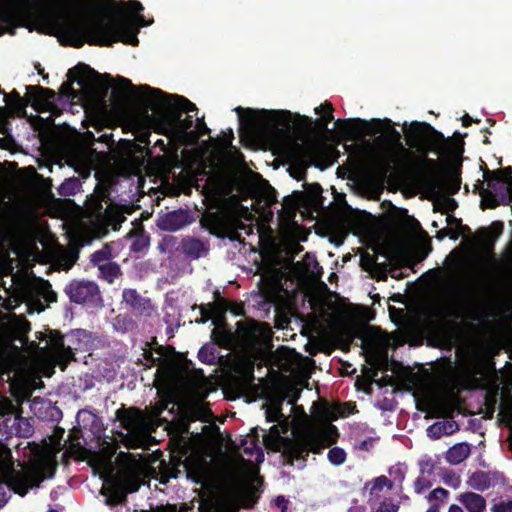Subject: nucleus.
Listing matches in <instances>:
<instances>
[{
	"mask_svg": "<svg viewBox=\"0 0 512 512\" xmlns=\"http://www.w3.org/2000/svg\"><path fill=\"white\" fill-rule=\"evenodd\" d=\"M101 4L116 9L114 15L88 16L74 13L67 0L38 3L34 0H0V36L15 35L17 28L56 36L62 46L81 48L84 44L111 47L116 42L137 46L138 30L124 10L134 15L138 26L150 25L141 12L143 5L137 0H101Z\"/></svg>",
	"mask_w": 512,
	"mask_h": 512,
	"instance_id": "f257e3e1",
	"label": "nucleus"
},
{
	"mask_svg": "<svg viewBox=\"0 0 512 512\" xmlns=\"http://www.w3.org/2000/svg\"><path fill=\"white\" fill-rule=\"evenodd\" d=\"M404 128L407 129L408 145L425 155L418 157L417 166L409 169L394 165V158L384 159L377 169L379 176L382 179L390 176L411 179L431 192L440 191L446 185L451 194L457 193L461 185V163H454L450 175L444 180L439 171L440 163L427 157L429 152L442 154L449 151L444 135L427 122L414 121L409 126L405 123Z\"/></svg>",
	"mask_w": 512,
	"mask_h": 512,
	"instance_id": "f03ea898",
	"label": "nucleus"
},
{
	"mask_svg": "<svg viewBox=\"0 0 512 512\" xmlns=\"http://www.w3.org/2000/svg\"><path fill=\"white\" fill-rule=\"evenodd\" d=\"M259 269V291L254 298L256 308L264 312V316H268L271 309H274L273 320H373L362 306L326 298L314 299L311 305L319 315L306 317L299 312L297 295L284 288V272L281 268L268 265Z\"/></svg>",
	"mask_w": 512,
	"mask_h": 512,
	"instance_id": "7ed1b4c3",
	"label": "nucleus"
},
{
	"mask_svg": "<svg viewBox=\"0 0 512 512\" xmlns=\"http://www.w3.org/2000/svg\"><path fill=\"white\" fill-rule=\"evenodd\" d=\"M267 422H277L269 428V431L262 430V442L275 452H281L286 464L293 465L294 461L300 462L299 468L305 466L306 459L310 452L321 454L324 448L335 442L338 436L337 428L329 425L325 430H307L294 439L283 436L290 429L288 418L281 412V402L265 412Z\"/></svg>",
	"mask_w": 512,
	"mask_h": 512,
	"instance_id": "20e7f679",
	"label": "nucleus"
},
{
	"mask_svg": "<svg viewBox=\"0 0 512 512\" xmlns=\"http://www.w3.org/2000/svg\"><path fill=\"white\" fill-rule=\"evenodd\" d=\"M212 338L214 344H205L198 352V358L201 362L215 364L220 356L218 348L223 347L230 351H241V355L236 365V370L253 371L250 364L249 353L253 351L256 345L267 344L272 337L271 327L268 322H235V325L229 326L228 322H212ZM248 377L253 380L252 372Z\"/></svg>",
	"mask_w": 512,
	"mask_h": 512,
	"instance_id": "39448f33",
	"label": "nucleus"
},
{
	"mask_svg": "<svg viewBox=\"0 0 512 512\" xmlns=\"http://www.w3.org/2000/svg\"><path fill=\"white\" fill-rule=\"evenodd\" d=\"M335 124L339 128L340 132L349 140L355 139L361 133L377 135L384 132V135H380L376 138V143L385 144L388 149L384 151L376 165L371 169L372 176L379 182L384 183L390 178L397 179L393 176L382 179L377 173V169L384 159L389 157L394 158V165L397 167H407L409 169L410 167L417 166L418 158L411 160L405 156L408 154V150L404 147L402 143V135L394 127L392 120L388 118L383 120L372 119L371 121L361 118L344 120L338 119Z\"/></svg>",
	"mask_w": 512,
	"mask_h": 512,
	"instance_id": "423d86ee",
	"label": "nucleus"
},
{
	"mask_svg": "<svg viewBox=\"0 0 512 512\" xmlns=\"http://www.w3.org/2000/svg\"><path fill=\"white\" fill-rule=\"evenodd\" d=\"M397 328H422L427 324L435 345L443 349L455 348L458 357H475L483 348L482 328L475 322H394Z\"/></svg>",
	"mask_w": 512,
	"mask_h": 512,
	"instance_id": "0eeeda50",
	"label": "nucleus"
},
{
	"mask_svg": "<svg viewBox=\"0 0 512 512\" xmlns=\"http://www.w3.org/2000/svg\"><path fill=\"white\" fill-rule=\"evenodd\" d=\"M113 81L115 87L111 92V100L116 109H123L130 101L129 92L136 90L132 82L122 76H117L115 80L110 74H100L90 66L84 63H78L67 72V81L60 86L59 93L56 97L74 100L78 97V92L73 88V83H77L80 87L85 85H97L101 88L103 96H106Z\"/></svg>",
	"mask_w": 512,
	"mask_h": 512,
	"instance_id": "6e6552de",
	"label": "nucleus"
},
{
	"mask_svg": "<svg viewBox=\"0 0 512 512\" xmlns=\"http://www.w3.org/2000/svg\"><path fill=\"white\" fill-rule=\"evenodd\" d=\"M30 322H0V371L5 374L24 373L30 359L24 353Z\"/></svg>",
	"mask_w": 512,
	"mask_h": 512,
	"instance_id": "1a4fd4ad",
	"label": "nucleus"
},
{
	"mask_svg": "<svg viewBox=\"0 0 512 512\" xmlns=\"http://www.w3.org/2000/svg\"><path fill=\"white\" fill-rule=\"evenodd\" d=\"M44 478L40 466L33 465L17 471L13 466L11 452H0V509L8 502L10 490L25 496L30 488L38 487Z\"/></svg>",
	"mask_w": 512,
	"mask_h": 512,
	"instance_id": "9d476101",
	"label": "nucleus"
},
{
	"mask_svg": "<svg viewBox=\"0 0 512 512\" xmlns=\"http://www.w3.org/2000/svg\"><path fill=\"white\" fill-rule=\"evenodd\" d=\"M11 398L0 394V416L11 418L15 416L16 432L20 437L32 436L34 428L28 418L22 416V404L29 401L33 389L27 383L12 384L10 386Z\"/></svg>",
	"mask_w": 512,
	"mask_h": 512,
	"instance_id": "9b49d317",
	"label": "nucleus"
},
{
	"mask_svg": "<svg viewBox=\"0 0 512 512\" xmlns=\"http://www.w3.org/2000/svg\"><path fill=\"white\" fill-rule=\"evenodd\" d=\"M27 94L22 98L16 90L5 94V102L10 105L14 113L22 117L26 115V107L31 105L34 109L45 108L51 110L56 100V92L42 86H26Z\"/></svg>",
	"mask_w": 512,
	"mask_h": 512,
	"instance_id": "f8f14e48",
	"label": "nucleus"
},
{
	"mask_svg": "<svg viewBox=\"0 0 512 512\" xmlns=\"http://www.w3.org/2000/svg\"><path fill=\"white\" fill-rule=\"evenodd\" d=\"M156 115H150L148 109H145V117L154 125V131L158 134L176 137L191 136L190 130L194 125L192 115H187L182 119L180 111L154 110Z\"/></svg>",
	"mask_w": 512,
	"mask_h": 512,
	"instance_id": "ddd939ff",
	"label": "nucleus"
},
{
	"mask_svg": "<svg viewBox=\"0 0 512 512\" xmlns=\"http://www.w3.org/2000/svg\"><path fill=\"white\" fill-rule=\"evenodd\" d=\"M140 91L148 94L143 97V101L152 110H170L191 113L197 112L196 105L184 96L177 94H168L161 89L150 87L149 85H139Z\"/></svg>",
	"mask_w": 512,
	"mask_h": 512,
	"instance_id": "4468645a",
	"label": "nucleus"
},
{
	"mask_svg": "<svg viewBox=\"0 0 512 512\" xmlns=\"http://www.w3.org/2000/svg\"><path fill=\"white\" fill-rule=\"evenodd\" d=\"M320 144L311 142L301 144L293 141L287 148V157L292 165L291 176L297 181L304 180L307 168L320 150Z\"/></svg>",
	"mask_w": 512,
	"mask_h": 512,
	"instance_id": "2eb2a0df",
	"label": "nucleus"
},
{
	"mask_svg": "<svg viewBox=\"0 0 512 512\" xmlns=\"http://www.w3.org/2000/svg\"><path fill=\"white\" fill-rule=\"evenodd\" d=\"M201 317L196 320H226L225 315L238 317L245 314L243 302H236L221 296L219 290L213 292V301L199 306Z\"/></svg>",
	"mask_w": 512,
	"mask_h": 512,
	"instance_id": "dca6fc26",
	"label": "nucleus"
},
{
	"mask_svg": "<svg viewBox=\"0 0 512 512\" xmlns=\"http://www.w3.org/2000/svg\"><path fill=\"white\" fill-rule=\"evenodd\" d=\"M297 324H306L315 330L319 340L323 342L351 340L355 334V328L352 326L355 322H296ZM368 324L369 322H362Z\"/></svg>",
	"mask_w": 512,
	"mask_h": 512,
	"instance_id": "f3484780",
	"label": "nucleus"
},
{
	"mask_svg": "<svg viewBox=\"0 0 512 512\" xmlns=\"http://www.w3.org/2000/svg\"><path fill=\"white\" fill-rule=\"evenodd\" d=\"M64 292L76 304L95 305L101 300L98 285L90 280L74 279L66 284Z\"/></svg>",
	"mask_w": 512,
	"mask_h": 512,
	"instance_id": "a211bd4d",
	"label": "nucleus"
},
{
	"mask_svg": "<svg viewBox=\"0 0 512 512\" xmlns=\"http://www.w3.org/2000/svg\"><path fill=\"white\" fill-rule=\"evenodd\" d=\"M117 418L120 421L122 428L127 431L128 435L132 439L138 442L142 441L145 430V421L139 410H118Z\"/></svg>",
	"mask_w": 512,
	"mask_h": 512,
	"instance_id": "6ab92c4d",
	"label": "nucleus"
},
{
	"mask_svg": "<svg viewBox=\"0 0 512 512\" xmlns=\"http://www.w3.org/2000/svg\"><path fill=\"white\" fill-rule=\"evenodd\" d=\"M110 188L103 185H97L93 194L87 196L85 201V209L90 218L98 221L103 218L105 214V207L103 203H111Z\"/></svg>",
	"mask_w": 512,
	"mask_h": 512,
	"instance_id": "aec40b11",
	"label": "nucleus"
},
{
	"mask_svg": "<svg viewBox=\"0 0 512 512\" xmlns=\"http://www.w3.org/2000/svg\"><path fill=\"white\" fill-rule=\"evenodd\" d=\"M467 484L472 489L483 492L496 486H504L505 478L498 471H476L469 476Z\"/></svg>",
	"mask_w": 512,
	"mask_h": 512,
	"instance_id": "412c9836",
	"label": "nucleus"
},
{
	"mask_svg": "<svg viewBox=\"0 0 512 512\" xmlns=\"http://www.w3.org/2000/svg\"><path fill=\"white\" fill-rule=\"evenodd\" d=\"M192 220L189 211L180 208L159 216L157 226L162 231L174 232L189 225Z\"/></svg>",
	"mask_w": 512,
	"mask_h": 512,
	"instance_id": "4be33fe9",
	"label": "nucleus"
},
{
	"mask_svg": "<svg viewBox=\"0 0 512 512\" xmlns=\"http://www.w3.org/2000/svg\"><path fill=\"white\" fill-rule=\"evenodd\" d=\"M49 334L47 346H49L51 357L64 370L67 363L74 359V353L71 347L65 345L63 337L58 332L49 330Z\"/></svg>",
	"mask_w": 512,
	"mask_h": 512,
	"instance_id": "5701e85b",
	"label": "nucleus"
},
{
	"mask_svg": "<svg viewBox=\"0 0 512 512\" xmlns=\"http://www.w3.org/2000/svg\"><path fill=\"white\" fill-rule=\"evenodd\" d=\"M123 300L140 316L152 318L156 314V309L152 305L151 300L142 297L135 289H125L123 291Z\"/></svg>",
	"mask_w": 512,
	"mask_h": 512,
	"instance_id": "b1692460",
	"label": "nucleus"
},
{
	"mask_svg": "<svg viewBox=\"0 0 512 512\" xmlns=\"http://www.w3.org/2000/svg\"><path fill=\"white\" fill-rule=\"evenodd\" d=\"M373 366L375 369L373 372V377H377L379 371L384 373L383 376L375 380V382L380 387L394 386L397 384V380L393 377V375H388L387 372L391 371L392 373H397L398 364L391 362L387 354L378 355L374 360Z\"/></svg>",
	"mask_w": 512,
	"mask_h": 512,
	"instance_id": "393cba45",
	"label": "nucleus"
},
{
	"mask_svg": "<svg viewBox=\"0 0 512 512\" xmlns=\"http://www.w3.org/2000/svg\"><path fill=\"white\" fill-rule=\"evenodd\" d=\"M209 251L210 243L208 240L186 236L180 241V252L192 260L206 257Z\"/></svg>",
	"mask_w": 512,
	"mask_h": 512,
	"instance_id": "a878e982",
	"label": "nucleus"
},
{
	"mask_svg": "<svg viewBox=\"0 0 512 512\" xmlns=\"http://www.w3.org/2000/svg\"><path fill=\"white\" fill-rule=\"evenodd\" d=\"M105 486L101 493L106 496L105 503L107 505L120 504L126 499V492L123 484L118 476L109 474L104 478Z\"/></svg>",
	"mask_w": 512,
	"mask_h": 512,
	"instance_id": "bb28decb",
	"label": "nucleus"
},
{
	"mask_svg": "<svg viewBox=\"0 0 512 512\" xmlns=\"http://www.w3.org/2000/svg\"><path fill=\"white\" fill-rule=\"evenodd\" d=\"M480 187L479 194L483 198L481 202V208L484 210L486 208L495 209L499 205H509L512 202V199L509 197L506 189H501L498 187V191L495 192L491 188H484L483 182L478 180V185Z\"/></svg>",
	"mask_w": 512,
	"mask_h": 512,
	"instance_id": "cd10ccee",
	"label": "nucleus"
},
{
	"mask_svg": "<svg viewBox=\"0 0 512 512\" xmlns=\"http://www.w3.org/2000/svg\"><path fill=\"white\" fill-rule=\"evenodd\" d=\"M265 115L266 124L273 129H278L282 127L286 130L291 128V122L293 119V114L288 110H262L261 111Z\"/></svg>",
	"mask_w": 512,
	"mask_h": 512,
	"instance_id": "c85d7f7f",
	"label": "nucleus"
},
{
	"mask_svg": "<svg viewBox=\"0 0 512 512\" xmlns=\"http://www.w3.org/2000/svg\"><path fill=\"white\" fill-rule=\"evenodd\" d=\"M483 176L488 187L497 192L498 187L506 185L512 178V167L508 166L493 171L486 169Z\"/></svg>",
	"mask_w": 512,
	"mask_h": 512,
	"instance_id": "c756f323",
	"label": "nucleus"
},
{
	"mask_svg": "<svg viewBox=\"0 0 512 512\" xmlns=\"http://www.w3.org/2000/svg\"><path fill=\"white\" fill-rule=\"evenodd\" d=\"M216 512H237L239 499L234 491L221 492L214 501Z\"/></svg>",
	"mask_w": 512,
	"mask_h": 512,
	"instance_id": "7c9ffc66",
	"label": "nucleus"
},
{
	"mask_svg": "<svg viewBox=\"0 0 512 512\" xmlns=\"http://www.w3.org/2000/svg\"><path fill=\"white\" fill-rule=\"evenodd\" d=\"M457 500L467 509L468 512H485V498L475 492H465L457 497Z\"/></svg>",
	"mask_w": 512,
	"mask_h": 512,
	"instance_id": "2f4dec72",
	"label": "nucleus"
},
{
	"mask_svg": "<svg viewBox=\"0 0 512 512\" xmlns=\"http://www.w3.org/2000/svg\"><path fill=\"white\" fill-rule=\"evenodd\" d=\"M125 220L126 218L122 211L112 203H109L107 207H105V214H103V218L100 219L99 222L111 227L113 230H118Z\"/></svg>",
	"mask_w": 512,
	"mask_h": 512,
	"instance_id": "473e14b6",
	"label": "nucleus"
},
{
	"mask_svg": "<svg viewBox=\"0 0 512 512\" xmlns=\"http://www.w3.org/2000/svg\"><path fill=\"white\" fill-rule=\"evenodd\" d=\"M470 455V446L466 443H458L446 452V460L453 465L460 464Z\"/></svg>",
	"mask_w": 512,
	"mask_h": 512,
	"instance_id": "72a5a7b5",
	"label": "nucleus"
},
{
	"mask_svg": "<svg viewBox=\"0 0 512 512\" xmlns=\"http://www.w3.org/2000/svg\"><path fill=\"white\" fill-rule=\"evenodd\" d=\"M447 224L450 226V228L443 229L439 231L437 238L439 240H442L444 237L449 236L451 239L456 240L461 232L460 231H454L453 229H461V230H468L469 228L467 226L462 225V220L456 218L454 215H448L446 218Z\"/></svg>",
	"mask_w": 512,
	"mask_h": 512,
	"instance_id": "f704fd0d",
	"label": "nucleus"
},
{
	"mask_svg": "<svg viewBox=\"0 0 512 512\" xmlns=\"http://www.w3.org/2000/svg\"><path fill=\"white\" fill-rule=\"evenodd\" d=\"M113 244L112 243H106L102 246L101 249L95 251L91 254L90 262L94 266H101L106 263L112 262L111 259L113 258Z\"/></svg>",
	"mask_w": 512,
	"mask_h": 512,
	"instance_id": "c9c22d12",
	"label": "nucleus"
},
{
	"mask_svg": "<svg viewBox=\"0 0 512 512\" xmlns=\"http://www.w3.org/2000/svg\"><path fill=\"white\" fill-rule=\"evenodd\" d=\"M82 187L81 181L78 177H70L58 187V194L63 197L73 196L80 191Z\"/></svg>",
	"mask_w": 512,
	"mask_h": 512,
	"instance_id": "e433bc0d",
	"label": "nucleus"
},
{
	"mask_svg": "<svg viewBox=\"0 0 512 512\" xmlns=\"http://www.w3.org/2000/svg\"><path fill=\"white\" fill-rule=\"evenodd\" d=\"M103 279L108 283H113L121 275V268L116 262H110L98 267Z\"/></svg>",
	"mask_w": 512,
	"mask_h": 512,
	"instance_id": "4c0bfd02",
	"label": "nucleus"
},
{
	"mask_svg": "<svg viewBox=\"0 0 512 512\" xmlns=\"http://www.w3.org/2000/svg\"><path fill=\"white\" fill-rule=\"evenodd\" d=\"M325 112V115L316 120V123L320 125L322 128L326 129L329 122H331L334 119V116L332 114L333 107L330 102H324V104L320 105L319 107L315 108L316 114H321Z\"/></svg>",
	"mask_w": 512,
	"mask_h": 512,
	"instance_id": "58836bf2",
	"label": "nucleus"
},
{
	"mask_svg": "<svg viewBox=\"0 0 512 512\" xmlns=\"http://www.w3.org/2000/svg\"><path fill=\"white\" fill-rule=\"evenodd\" d=\"M158 250L162 253H173L174 251H180V243L177 237L173 235H166L158 244Z\"/></svg>",
	"mask_w": 512,
	"mask_h": 512,
	"instance_id": "ea45409f",
	"label": "nucleus"
},
{
	"mask_svg": "<svg viewBox=\"0 0 512 512\" xmlns=\"http://www.w3.org/2000/svg\"><path fill=\"white\" fill-rule=\"evenodd\" d=\"M303 186L305 188V193H306L307 197L309 198V200L311 202L322 204V200H323L322 192H323V189H322V187H321V185L319 183H317V182H315V183H307V182H305Z\"/></svg>",
	"mask_w": 512,
	"mask_h": 512,
	"instance_id": "a19ab883",
	"label": "nucleus"
},
{
	"mask_svg": "<svg viewBox=\"0 0 512 512\" xmlns=\"http://www.w3.org/2000/svg\"><path fill=\"white\" fill-rule=\"evenodd\" d=\"M452 428L453 423L450 422H437L427 428V435L432 439H439L444 434H448L447 428Z\"/></svg>",
	"mask_w": 512,
	"mask_h": 512,
	"instance_id": "79ce46f5",
	"label": "nucleus"
},
{
	"mask_svg": "<svg viewBox=\"0 0 512 512\" xmlns=\"http://www.w3.org/2000/svg\"><path fill=\"white\" fill-rule=\"evenodd\" d=\"M438 461L433 459L430 456H423L419 460V466H420V474L422 475H428L433 476L435 473V470L437 469Z\"/></svg>",
	"mask_w": 512,
	"mask_h": 512,
	"instance_id": "37998d69",
	"label": "nucleus"
},
{
	"mask_svg": "<svg viewBox=\"0 0 512 512\" xmlns=\"http://www.w3.org/2000/svg\"><path fill=\"white\" fill-rule=\"evenodd\" d=\"M234 111L238 114L239 121L241 124L247 123L250 125H254L257 121L256 118V110H253L251 108H242V107H236Z\"/></svg>",
	"mask_w": 512,
	"mask_h": 512,
	"instance_id": "c03bdc74",
	"label": "nucleus"
},
{
	"mask_svg": "<svg viewBox=\"0 0 512 512\" xmlns=\"http://www.w3.org/2000/svg\"><path fill=\"white\" fill-rule=\"evenodd\" d=\"M449 496V491L444 489V488H441V487H438L434 490H432L428 495H427V500L433 504V503H438L439 506L444 504L446 501H447V498Z\"/></svg>",
	"mask_w": 512,
	"mask_h": 512,
	"instance_id": "a18cd8bd",
	"label": "nucleus"
},
{
	"mask_svg": "<svg viewBox=\"0 0 512 512\" xmlns=\"http://www.w3.org/2000/svg\"><path fill=\"white\" fill-rule=\"evenodd\" d=\"M491 230H494L496 235L495 237H492L490 235V232L488 229H483L479 231V234L483 237V241L491 243V245L494 244L495 238L498 237L502 230H503V223L500 221L493 222L491 225Z\"/></svg>",
	"mask_w": 512,
	"mask_h": 512,
	"instance_id": "49530a36",
	"label": "nucleus"
},
{
	"mask_svg": "<svg viewBox=\"0 0 512 512\" xmlns=\"http://www.w3.org/2000/svg\"><path fill=\"white\" fill-rule=\"evenodd\" d=\"M346 456V452L340 447L330 449L327 455L330 463L336 466L343 464L346 460Z\"/></svg>",
	"mask_w": 512,
	"mask_h": 512,
	"instance_id": "de8ad7c7",
	"label": "nucleus"
},
{
	"mask_svg": "<svg viewBox=\"0 0 512 512\" xmlns=\"http://www.w3.org/2000/svg\"><path fill=\"white\" fill-rule=\"evenodd\" d=\"M433 485L432 476L420 474L414 482V490L417 494L423 493Z\"/></svg>",
	"mask_w": 512,
	"mask_h": 512,
	"instance_id": "09e8293b",
	"label": "nucleus"
},
{
	"mask_svg": "<svg viewBox=\"0 0 512 512\" xmlns=\"http://www.w3.org/2000/svg\"><path fill=\"white\" fill-rule=\"evenodd\" d=\"M401 213L405 217V219L403 220V223H402L403 228L409 229L412 231H416L421 228L419 221L417 219H415L413 216H409L407 214L406 209H402Z\"/></svg>",
	"mask_w": 512,
	"mask_h": 512,
	"instance_id": "8fccbe9b",
	"label": "nucleus"
},
{
	"mask_svg": "<svg viewBox=\"0 0 512 512\" xmlns=\"http://www.w3.org/2000/svg\"><path fill=\"white\" fill-rule=\"evenodd\" d=\"M196 122H197L198 133H196L195 131H190L191 137L194 140H196L199 136H204V135H207L210 133V129L207 127L206 123L204 122V116H202L201 118L197 117Z\"/></svg>",
	"mask_w": 512,
	"mask_h": 512,
	"instance_id": "3c124183",
	"label": "nucleus"
},
{
	"mask_svg": "<svg viewBox=\"0 0 512 512\" xmlns=\"http://www.w3.org/2000/svg\"><path fill=\"white\" fill-rule=\"evenodd\" d=\"M491 512H512V500L501 499L492 505Z\"/></svg>",
	"mask_w": 512,
	"mask_h": 512,
	"instance_id": "603ef678",
	"label": "nucleus"
},
{
	"mask_svg": "<svg viewBox=\"0 0 512 512\" xmlns=\"http://www.w3.org/2000/svg\"><path fill=\"white\" fill-rule=\"evenodd\" d=\"M26 307H27V312L30 314H32L34 312L39 313L41 311H44L46 308V306L40 299H31L29 302H27Z\"/></svg>",
	"mask_w": 512,
	"mask_h": 512,
	"instance_id": "864d4df0",
	"label": "nucleus"
},
{
	"mask_svg": "<svg viewBox=\"0 0 512 512\" xmlns=\"http://www.w3.org/2000/svg\"><path fill=\"white\" fill-rule=\"evenodd\" d=\"M398 509L399 506L392 501H384L379 505L377 512H397Z\"/></svg>",
	"mask_w": 512,
	"mask_h": 512,
	"instance_id": "5fc2aeb1",
	"label": "nucleus"
},
{
	"mask_svg": "<svg viewBox=\"0 0 512 512\" xmlns=\"http://www.w3.org/2000/svg\"><path fill=\"white\" fill-rule=\"evenodd\" d=\"M149 245V239L147 238L144 239V238H136L132 245H131V251L133 252H140L142 251L145 247H147Z\"/></svg>",
	"mask_w": 512,
	"mask_h": 512,
	"instance_id": "6e6d98bb",
	"label": "nucleus"
},
{
	"mask_svg": "<svg viewBox=\"0 0 512 512\" xmlns=\"http://www.w3.org/2000/svg\"><path fill=\"white\" fill-rule=\"evenodd\" d=\"M283 207L289 212L291 217L295 215L296 202L291 196H287L284 198Z\"/></svg>",
	"mask_w": 512,
	"mask_h": 512,
	"instance_id": "4d7b16f0",
	"label": "nucleus"
},
{
	"mask_svg": "<svg viewBox=\"0 0 512 512\" xmlns=\"http://www.w3.org/2000/svg\"><path fill=\"white\" fill-rule=\"evenodd\" d=\"M390 483L389 479L385 476L377 477L374 480L372 491H381L385 486Z\"/></svg>",
	"mask_w": 512,
	"mask_h": 512,
	"instance_id": "13d9d810",
	"label": "nucleus"
},
{
	"mask_svg": "<svg viewBox=\"0 0 512 512\" xmlns=\"http://www.w3.org/2000/svg\"><path fill=\"white\" fill-rule=\"evenodd\" d=\"M233 139H234L233 130L230 129L228 133H223V136L220 138V141L224 146H229L232 144Z\"/></svg>",
	"mask_w": 512,
	"mask_h": 512,
	"instance_id": "bf43d9fd",
	"label": "nucleus"
},
{
	"mask_svg": "<svg viewBox=\"0 0 512 512\" xmlns=\"http://www.w3.org/2000/svg\"><path fill=\"white\" fill-rule=\"evenodd\" d=\"M373 444H374V440L372 438H368V439H365V440H362L361 442H359L357 447L361 450L369 451L373 447Z\"/></svg>",
	"mask_w": 512,
	"mask_h": 512,
	"instance_id": "052dcab7",
	"label": "nucleus"
},
{
	"mask_svg": "<svg viewBox=\"0 0 512 512\" xmlns=\"http://www.w3.org/2000/svg\"><path fill=\"white\" fill-rule=\"evenodd\" d=\"M374 269L375 271H379L382 274V276L379 277V279L386 278L387 264L374 262Z\"/></svg>",
	"mask_w": 512,
	"mask_h": 512,
	"instance_id": "680f3d73",
	"label": "nucleus"
},
{
	"mask_svg": "<svg viewBox=\"0 0 512 512\" xmlns=\"http://www.w3.org/2000/svg\"><path fill=\"white\" fill-rule=\"evenodd\" d=\"M0 320H17V321H20V320H27V319H26V317L24 315H16L15 313L10 312L8 315L1 317Z\"/></svg>",
	"mask_w": 512,
	"mask_h": 512,
	"instance_id": "e2e57ef3",
	"label": "nucleus"
},
{
	"mask_svg": "<svg viewBox=\"0 0 512 512\" xmlns=\"http://www.w3.org/2000/svg\"><path fill=\"white\" fill-rule=\"evenodd\" d=\"M275 502L278 507L282 508V510L286 509L287 500L283 496H278Z\"/></svg>",
	"mask_w": 512,
	"mask_h": 512,
	"instance_id": "0e129e2a",
	"label": "nucleus"
},
{
	"mask_svg": "<svg viewBox=\"0 0 512 512\" xmlns=\"http://www.w3.org/2000/svg\"><path fill=\"white\" fill-rule=\"evenodd\" d=\"M10 237H11L10 232L0 226V240L6 241V240L10 239Z\"/></svg>",
	"mask_w": 512,
	"mask_h": 512,
	"instance_id": "69168bd1",
	"label": "nucleus"
},
{
	"mask_svg": "<svg viewBox=\"0 0 512 512\" xmlns=\"http://www.w3.org/2000/svg\"><path fill=\"white\" fill-rule=\"evenodd\" d=\"M391 277L395 278V279H401L403 278L404 276L402 275V273L399 271L398 268H391L390 271H389Z\"/></svg>",
	"mask_w": 512,
	"mask_h": 512,
	"instance_id": "338daca9",
	"label": "nucleus"
},
{
	"mask_svg": "<svg viewBox=\"0 0 512 512\" xmlns=\"http://www.w3.org/2000/svg\"><path fill=\"white\" fill-rule=\"evenodd\" d=\"M473 121H474V120H473V119H472L468 114H466V115H464V116L462 117V125H463L464 127H468V126H470V125L472 124V122H473Z\"/></svg>",
	"mask_w": 512,
	"mask_h": 512,
	"instance_id": "774afa93",
	"label": "nucleus"
}]
</instances>
